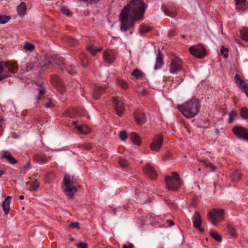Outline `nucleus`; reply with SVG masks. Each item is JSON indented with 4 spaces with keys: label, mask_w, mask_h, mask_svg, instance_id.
Wrapping results in <instances>:
<instances>
[{
    "label": "nucleus",
    "mask_w": 248,
    "mask_h": 248,
    "mask_svg": "<svg viewBox=\"0 0 248 248\" xmlns=\"http://www.w3.org/2000/svg\"><path fill=\"white\" fill-rule=\"evenodd\" d=\"M145 10V4L142 0H132L120 14L121 31L124 32L133 27L135 21L142 18Z\"/></svg>",
    "instance_id": "1"
},
{
    "label": "nucleus",
    "mask_w": 248,
    "mask_h": 248,
    "mask_svg": "<svg viewBox=\"0 0 248 248\" xmlns=\"http://www.w3.org/2000/svg\"><path fill=\"white\" fill-rule=\"evenodd\" d=\"M201 107L199 100L196 98H192L182 105L178 106V109L186 118H192L199 112Z\"/></svg>",
    "instance_id": "2"
},
{
    "label": "nucleus",
    "mask_w": 248,
    "mask_h": 248,
    "mask_svg": "<svg viewBox=\"0 0 248 248\" xmlns=\"http://www.w3.org/2000/svg\"><path fill=\"white\" fill-rule=\"evenodd\" d=\"M76 182L73 176L65 174L62 181V189L64 194L69 198L73 197L77 192Z\"/></svg>",
    "instance_id": "3"
},
{
    "label": "nucleus",
    "mask_w": 248,
    "mask_h": 248,
    "mask_svg": "<svg viewBox=\"0 0 248 248\" xmlns=\"http://www.w3.org/2000/svg\"><path fill=\"white\" fill-rule=\"evenodd\" d=\"M17 65L15 62L0 61V81L10 77L17 70Z\"/></svg>",
    "instance_id": "4"
},
{
    "label": "nucleus",
    "mask_w": 248,
    "mask_h": 248,
    "mask_svg": "<svg viewBox=\"0 0 248 248\" xmlns=\"http://www.w3.org/2000/svg\"><path fill=\"white\" fill-rule=\"evenodd\" d=\"M165 184L167 189L171 191H177L180 187L181 183L179 174L172 172L170 176L165 177Z\"/></svg>",
    "instance_id": "5"
},
{
    "label": "nucleus",
    "mask_w": 248,
    "mask_h": 248,
    "mask_svg": "<svg viewBox=\"0 0 248 248\" xmlns=\"http://www.w3.org/2000/svg\"><path fill=\"white\" fill-rule=\"evenodd\" d=\"M224 218V211L222 209L214 208L207 215L208 219L214 225L222 221Z\"/></svg>",
    "instance_id": "6"
},
{
    "label": "nucleus",
    "mask_w": 248,
    "mask_h": 248,
    "mask_svg": "<svg viewBox=\"0 0 248 248\" xmlns=\"http://www.w3.org/2000/svg\"><path fill=\"white\" fill-rule=\"evenodd\" d=\"M183 62L181 59L175 57L172 59L169 66V71L172 74H177L183 70Z\"/></svg>",
    "instance_id": "7"
},
{
    "label": "nucleus",
    "mask_w": 248,
    "mask_h": 248,
    "mask_svg": "<svg viewBox=\"0 0 248 248\" xmlns=\"http://www.w3.org/2000/svg\"><path fill=\"white\" fill-rule=\"evenodd\" d=\"M189 50L192 55L199 59H202L206 55L205 48L201 44L190 46Z\"/></svg>",
    "instance_id": "8"
},
{
    "label": "nucleus",
    "mask_w": 248,
    "mask_h": 248,
    "mask_svg": "<svg viewBox=\"0 0 248 248\" xmlns=\"http://www.w3.org/2000/svg\"><path fill=\"white\" fill-rule=\"evenodd\" d=\"M232 131L238 138L248 141V129L240 126H235L233 127Z\"/></svg>",
    "instance_id": "9"
},
{
    "label": "nucleus",
    "mask_w": 248,
    "mask_h": 248,
    "mask_svg": "<svg viewBox=\"0 0 248 248\" xmlns=\"http://www.w3.org/2000/svg\"><path fill=\"white\" fill-rule=\"evenodd\" d=\"M163 142V137L162 135L158 134L155 136L150 145L151 150L158 152L162 146Z\"/></svg>",
    "instance_id": "10"
},
{
    "label": "nucleus",
    "mask_w": 248,
    "mask_h": 248,
    "mask_svg": "<svg viewBox=\"0 0 248 248\" xmlns=\"http://www.w3.org/2000/svg\"><path fill=\"white\" fill-rule=\"evenodd\" d=\"M46 62V64L49 63L54 65H56L58 66L59 68L62 70H63L64 63L63 58L57 57L55 56H51L47 58Z\"/></svg>",
    "instance_id": "11"
},
{
    "label": "nucleus",
    "mask_w": 248,
    "mask_h": 248,
    "mask_svg": "<svg viewBox=\"0 0 248 248\" xmlns=\"http://www.w3.org/2000/svg\"><path fill=\"white\" fill-rule=\"evenodd\" d=\"M115 110L119 116H121L124 110V106L121 99L118 97H112Z\"/></svg>",
    "instance_id": "12"
},
{
    "label": "nucleus",
    "mask_w": 248,
    "mask_h": 248,
    "mask_svg": "<svg viewBox=\"0 0 248 248\" xmlns=\"http://www.w3.org/2000/svg\"><path fill=\"white\" fill-rule=\"evenodd\" d=\"M234 80L237 85L248 98V84L242 80L238 75L235 76Z\"/></svg>",
    "instance_id": "13"
},
{
    "label": "nucleus",
    "mask_w": 248,
    "mask_h": 248,
    "mask_svg": "<svg viewBox=\"0 0 248 248\" xmlns=\"http://www.w3.org/2000/svg\"><path fill=\"white\" fill-rule=\"evenodd\" d=\"M144 172L148 176L153 180H155L157 178V173L154 167L150 164H146L143 167Z\"/></svg>",
    "instance_id": "14"
},
{
    "label": "nucleus",
    "mask_w": 248,
    "mask_h": 248,
    "mask_svg": "<svg viewBox=\"0 0 248 248\" xmlns=\"http://www.w3.org/2000/svg\"><path fill=\"white\" fill-rule=\"evenodd\" d=\"M103 57L104 61L108 63H112L114 62L116 58V53L115 51L108 49L104 52Z\"/></svg>",
    "instance_id": "15"
},
{
    "label": "nucleus",
    "mask_w": 248,
    "mask_h": 248,
    "mask_svg": "<svg viewBox=\"0 0 248 248\" xmlns=\"http://www.w3.org/2000/svg\"><path fill=\"white\" fill-rule=\"evenodd\" d=\"M162 8L164 14L168 16L173 17L177 15L176 7L172 4L167 6H164Z\"/></svg>",
    "instance_id": "16"
},
{
    "label": "nucleus",
    "mask_w": 248,
    "mask_h": 248,
    "mask_svg": "<svg viewBox=\"0 0 248 248\" xmlns=\"http://www.w3.org/2000/svg\"><path fill=\"white\" fill-rule=\"evenodd\" d=\"M202 218L199 213L196 211L193 216V226L201 232H203V230L201 227Z\"/></svg>",
    "instance_id": "17"
},
{
    "label": "nucleus",
    "mask_w": 248,
    "mask_h": 248,
    "mask_svg": "<svg viewBox=\"0 0 248 248\" xmlns=\"http://www.w3.org/2000/svg\"><path fill=\"white\" fill-rule=\"evenodd\" d=\"M135 121L139 124H142L146 121L145 114L141 111L137 110L134 113Z\"/></svg>",
    "instance_id": "18"
},
{
    "label": "nucleus",
    "mask_w": 248,
    "mask_h": 248,
    "mask_svg": "<svg viewBox=\"0 0 248 248\" xmlns=\"http://www.w3.org/2000/svg\"><path fill=\"white\" fill-rule=\"evenodd\" d=\"M2 155L1 158H5L6 160L11 164H15L17 163V160L11 155L8 151H3Z\"/></svg>",
    "instance_id": "19"
},
{
    "label": "nucleus",
    "mask_w": 248,
    "mask_h": 248,
    "mask_svg": "<svg viewBox=\"0 0 248 248\" xmlns=\"http://www.w3.org/2000/svg\"><path fill=\"white\" fill-rule=\"evenodd\" d=\"M51 82L53 86L56 88H60L63 86L62 80L57 75H54L51 77Z\"/></svg>",
    "instance_id": "20"
},
{
    "label": "nucleus",
    "mask_w": 248,
    "mask_h": 248,
    "mask_svg": "<svg viewBox=\"0 0 248 248\" xmlns=\"http://www.w3.org/2000/svg\"><path fill=\"white\" fill-rule=\"evenodd\" d=\"M105 92V89L101 87L96 86L93 92V97L95 99H98L100 95Z\"/></svg>",
    "instance_id": "21"
},
{
    "label": "nucleus",
    "mask_w": 248,
    "mask_h": 248,
    "mask_svg": "<svg viewBox=\"0 0 248 248\" xmlns=\"http://www.w3.org/2000/svg\"><path fill=\"white\" fill-rule=\"evenodd\" d=\"M11 196H8L2 203V208L5 214H7L10 210V203Z\"/></svg>",
    "instance_id": "22"
},
{
    "label": "nucleus",
    "mask_w": 248,
    "mask_h": 248,
    "mask_svg": "<svg viewBox=\"0 0 248 248\" xmlns=\"http://www.w3.org/2000/svg\"><path fill=\"white\" fill-rule=\"evenodd\" d=\"M76 130L80 134L86 135L90 132V128L85 124L80 125L76 127Z\"/></svg>",
    "instance_id": "23"
},
{
    "label": "nucleus",
    "mask_w": 248,
    "mask_h": 248,
    "mask_svg": "<svg viewBox=\"0 0 248 248\" xmlns=\"http://www.w3.org/2000/svg\"><path fill=\"white\" fill-rule=\"evenodd\" d=\"M27 7L26 4L24 2H21L17 7V11L18 14L20 16H24L26 14Z\"/></svg>",
    "instance_id": "24"
},
{
    "label": "nucleus",
    "mask_w": 248,
    "mask_h": 248,
    "mask_svg": "<svg viewBox=\"0 0 248 248\" xmlns=\"http://www.w3.org/2000/svg\"><path fill=\"white\" fill-rule=\"evenodd\" d=\"M34 160L39 163H45L47 162V158L44 155L36 154L33 156Z\"/></svg>",
    "instance_id": "25"
},
{
    "label": "nucleus",
    "mask_w": 248,
    "mask_h": 248,
    "mask_svg": "<svg viewBox=\"0 0 248 248\" xmlns=\"http://www.w3.org/2000/svg\"><path fill=\"white\" fill-rule=\"evenodd\" d=\"M132 141L135 144L139 145L140 144V140L139 136L135 133H132L130 135Z\"/></svg>",
    "instance_id": "26"
},
{
    "label": "nucleus",
    "mask_w": 248,
    "mask_h": 248,
    "mask_svg": "<svg viewBox=\"0 0 248 248\" xmlns=\"http://www.w3.org/2000/svg\"><path fill=\"white\" fill-rule=\"evenodd\" d=\"M232 180L234 182H238L241 179V173L239 170H236L231 175Z\"/></svg>",
    "instance_id": "27"
},
{
    "label": "nucleus",
    "mask_w": 248,
    "mask_h": 248,
    "mask_svg": "<svg viewBox=\"0 0 248 248\" xmlns=\"http://www.w3.org/2000/svg\"><path fill=\"white\" fill-rule=\"evenodd\" d=\"M240 36L245 41L248 42V29H244L240 31Z\"/></svg>",
    "instance_id": "28"
},
{
    "label": "nucleus",
    "mask_w": 248,
    "mask_h": 248,
    "mask_svg": "<svg viewBox=\"0 0 248 248\" xmlns=\"http://www.w3.org/2000/svg\"><path fill=\"white\" fill-rule=\"evenodd\" d=\"M131 75L134 76L136 79H139L143 76V73L137 68L134 69L131 73Z\"/></svg>",
    "instance_id": "29"
},
{
    "label": "nucleus",
    "mask_w": 248,
    "mask_h": 248,
    "mask_svg": "<svg viewBox=\"0 0 248 248\" xmlns=\"http://www.w3.org/2000/svg\"><path fill=\"white\" fill-rule=\"evenodd\" d=\"M163 64V60L162 58L160 57V56H157L156 59V64L155 66V69H159L161 67Z\"/></svg>",
    "instance_id": "30"
},
{
    "label": "nucleus",
    "mask_w": 248,
    "mask_h": 248,
    "mask_svg": "<svg viewBox=\"0 0 248 248\" xmlns=\"http://www.w3.org/2000/svg\"><path fill=\"white\" fill-rule=\"evenodd\" d=\"M240 115L244 119H248V109L246 107H243L240 111Z\"/></svg>",
    "instance_id": "31"
},
{
    "label": "nucleus",
    "mask_w": 248,
    "mask_h": 248,
    "mask_svg": "<svg viewBox=\"0 0 248 248\" xmlns=\"http://www.w3.org/2000/svg\"><path fill=\"white\" fill-rule=\"evenodd\" d=\"M211 236L215 240L218 242H221L222 238L217 232L211 231L210 232Z\"/></svg>",
    "instance_id": "32"
},
{
    "label": "nucleus",
    "mask_w": 248,
    "mask_h": 248,
    "mask_svg": "<svg viewBox=\"0 0 248 248\" xmlns=\"http://www.w3.org/2000/svg\"><path fill=\"white\" fill-rule=\"evenodd\" d=\"M11 19L9 16L0 15V24H3L8 22Z\"/></svg>",
    "instance_id": "33"
},
{
    "label": "nucleus",
    "mask_w": 248,
    "mask_h": 248,
    "mask_svg": "<svg viewBox=\"0 0 248 248\" xmlns=\"http://www.w3.org/2000/svg\"><path fill=\"white\" fill-rule=\"evenodd\" d=\"M227 228L228 230V232L230 233L232 238L236 237L237 234L235 232V230L234 229L233 227L229 225L228 226Z\"/></svg>",
    "instance_id": "34"
},
{
    "label": "nucleus",
    "mask_w": 248,
    "mask_h": 248,
    "mask_svg": "<svg viewBox=\"0 0 248 248\" xmlns=\"http://www.w3.org/2000/svg\"><path fill=\"white\" fill-rule=\"evenodd\" d=\"M101 48L95 49L93 46H88L87 47V50L93 55H95L96 53L101 50Z\"/></svg>",
    "instance_id": "35"
},
{
    "label": "nucleus",
    "mask_w": 248,
    "mask_h": 248,
    "mask_svg": "<svg viewBox=\"0 0 248 248\" xmlns=\"http://www.w3.org/2000/svg\"><path fill=\"white\" fill-rule=\"evenodd\" d=\"M228 51L229 50L227 48L225 47L224 46L221 47L220 52L224 58H227L228 57Z\"/></svg>",
    "instance_id": "36"
},
{
    "label": "nucleus",
    "mask_w": 248,
    "mask_h": 248,
    "mask_svg": "<svg viewBox=\"0 0 248 248\" xmlns=\"http://www.w3.org/2000/svg\"><path fill=\"white\" fill-rule=\"evenodd\" d=\"M237 115V112L234 110H232L229 113V123H232L233 121L234 118Z\"/></svg>",
    "instance_id": "37"
},
{
    "label": "nucleus",
    "mask_w": 248,
    "mask_h": 248,
    "mask_svg": "<svg viewBox=\"0 0 248 248\" xmlns=\"http://www.w3.org/2000/svg\"><path fill=\"white\" fill-rule=\"evenodd\" d=\"M31 185L32 189H30V190L37 191L38 188L39 186L40 183L37 180H35L32 182Z\"/></svg>",
    "instance_id": "38"
},
{
    "label": "nucleus",
    "mask_w": 248,
    "mask_h": 248,
    "mask_svg": "<svg viewBox=\"0 0 248 248\" xmlns=\"http://www.w3.org/2000/svg\"><path fill=\"white\" fill-rule=\"evenodd\" d=\"M79 57L80 60L82 61V65L83 66H86L88 61V58L83 54H80Z\"/></svg>",
    "instance_id": "39"
},
{
    "label": "nucleus",
    "mask_w": 248,
    "mask_h": 248,
    "mask_svg": "<svg viewBox=\"0 0 248 248\" xmlns=\"http://www.w3.org/2000/svg\"><path fill=\"white\" fill-rule=\"evenodd\" d=\"M23 47L25 50L29 51H32L35 48L33 44L28 42L25 44Z\"/></svg>",
    "instance_id": "40"
},
{
    "label": "nucleus",
    "mask_w": 248,
    "mask_h": 248,
    "mask_svg": "<svg viewBox=\"0 0 248 248\" xmlns=\"http://www.w3.org/2000/svg\"><path fill=\"white\" fill-rule=\"evenodd\" d=\"M118 85L123 89L126 90L128 88L127 83L123 80L120 79L118 81Z\"/></svg>",
    "instance_id": "41"
},
{
    "label": "nucleus",
    "mask_w": 248,
    "mask_h": 248,
    "mask_svg": "<svg viewBox=\"0 0 248 248\" xmlns=\"http://www.w3.org/2000/svg\"><path fill=\"white\" fill-rule=\"evenodd\" d=\"M119 163L120 165L123 168H126L128 166V161L124 158H120Z\"/></svg>",
    "instance_id": "42"
},
{
    "label": "nucleus",
    "mask_w": 248,
    "mask_h": 248,
    "mask_svg": "<svg viewBox=\"0 0 248 248\" xmlns=\"http://www.w3.org/2000/svg\"><path fill=\"white\" fill-rule=\"evenodd\" d=\"M151 29L144 25H141L140 27V31L141 33H146L149 31Z\"/></svg>",
    "instance_id": "43"
},
{
    "label": "nucleus",
    "mask_w": 248,
    "mask_h": 248,
    "mask_svg": "<svg viewBox=\"0 0 248 248\" xmlns=\"http://www.w3.org/2000/svg\"><path fill=\"white\" fill-rule=\"evenodd\" d=\"M119 137L123 140H125L127 137L126 132L124 130L120 132Z\"/></svg>",
    "instance_id": "44"
},
{
    "label": "nucleus",
    "mask_w": 248,
    "mask_h": 248,
    "mask_svg": "<svg viewBox=\"0 0 248 248\" xmlns=\"http://www.w3.org/2000/svg\"><path fill=\"white\" fill-rule=\"evenodd\" d=\"M80 147L81 148L86 149V150H89L90 149H91L92 148V145H91V144H90L89 143H86L85 144H81L80 145Z\"/></svg>",
    "instance_id": "45"
},
{
    "label": "nucleus",
    "mask_w": 248,
    "mask_h": 248,
    "mask_svg": "<svg viewBox=\"0 0 248 248\" xmlns=\"http://www.w3.org/2000/svg\"><path fill=\"white\" fill-rule=\"evenodd\" d=\"M246 1V0H235V4L236 5V7L238 10L240 9V6L242 5V4L244 3Z\"/></svg>",
    "instance_id": "46"
},
{
    "label": "nucleus",
    "mask_w": 248,
    "mask_h": 248,
    "mask_svg": "<svg viewBox=\"0 0 248 248\" xmlns=\"http://www.w3.org/2000/svg\"><path fill=\"white\" fill-rule=\"evenodd\" d=\"M202 162H203L204 164L207 167H209V168H210L211 169L213 170V171H215L216 170V168L214 167L211 164L209 163H207L206 162H205L204 161H202Z\"/></svg>",
    "instance_id": "47"
},
{
    "label": "nucleus",
    "mask_w": 248,
    "mask_h": 248,
    "mask_svg": "<svg viewBox=\"0 0 248 248\" xmlns=\"http://www.w3.org/2000/svg\"><path fill=\"white\" fill-rule=\"evenodd\" d=\"M78 248H87L88 245L86 243L80 242L77 245Z\"/></svg>",
    "instance_id": "48"
},
{
    "label": "nucleus",
    "mask_w": 248,
    "mask_h": 248,
    "mask_svg": "<svg viewBox=\"0 0 248 248\" xmlns=\"http://www.w3.org/2000/svg\"><path fill=\"white\" fill-rule=\"evenodd\" d=\"M70 227L72 228H77L78 229L79 228V223L77 222H73L70 224Z\"/></svg>",
    "instance_id": "49"
},
{
    "label": "nucleus",
    "mask_w": 248,
    "mask_h": 248,
    "mask_svg": "<svg viewBox=\"0 0 248 248\" xmlns=\"http://www.w3.org/2000/svg\"><path fill=\"white\" fill-rule=\"evenodd\" d=\"M61 12L64 15H68L69 14V10L65 7H62L61 8Z\"/></svg>",
    "instance_id": "50"
},
{
    "label": "nucleus",
    "mask_w": 248,
    "mask_h": 248,
    "mask_svg": "<svg viewBox=\"0 0 248 248\" xmlns=\"http://www.w3.org/2000/svg\"><path fill=\"white\" fill-rule=\"evenodd\" d=\"M52 105V102L51 100H49L46 104H45V107L46 108H49L51 107Z\"/></svg>",
    "instance_id": "51"
},
{
    "label": "nucleus",
    "mask_w": 248,
    "mask_h": 248,
    "mask_svg": "<svg viewBox=\"0 0 248 248\" xmlns=\"http://www.w3.org/2000/svg\"><path fill=\"white\" fill-rule=\"evenodd\" d=\"M30 168V162L28 161L27 163L23 166V169L24 170L28 169Z\"/></svg>",
    "instance_id": "52"
},
{
    "label": "nucleus",
    "mask_w": 248,
    "mask_h": 248,
    "mask_svg": "<svg viewBox=\"0 0 248 248\" xmlns=\"http://www.w3.org/2000/svg\"><path fill=\"white\" fill-rule=\"evenodd\" d=\"M166 222L168 223V226L170 227L174 224L173 221L171 220H167Z\"/></svg>",
    "instance_id": "53"
},
{
    "label": "nucleus",
    "mask_w": 248,
    "mask_h": 248,
    "mask_svg": "<svg viewBox=\"0 0 248 248\" xmlns=\"http://www.w3.org/2000/svg\"><path fill=\"white\" fill-rule=\"evenodd\" d=\"M45 93V91L44 90H41L40 91H39V96H38V98H40L41 97L44 95Z\"/></svg>",
    "instance_id": "54"
},
{
    "label": "nucleus",
    "mask_w": 248,
    "mask_h": 248,
    "mask_svg": "<svg viewBox=\"0 0 248 248\" xmlns=\"http://www.w3.org/2000/svg\"><path fill=\"white\" fill-rule=\"evenodd\" d=\"M175 35V31L173 30L170 31L169 35V36H174Z\"/></svg>",
    "instance_id": "55"
},
{
    "label": "nucleus",
    "mask_w": 248,
    "mask_h": 248,
    "mask_svg": "<svg viewBox=\"0 0 248 248\" xmlns=\"http://www.w3.org/2000/svg\"><path fill=\"white\" fill-rule=\"evenodd\" d=\"M134 246L133 244H131L129 246H127L125 244L123 245V248H133Z\"/></svg>",
    "instance_id": "56"
},
{
    "label": "nucleus",
    "mask_w": 248,
    "mask_h": 248,
    "mask_svg": "<svg viewBox=\"0 0 248 248\" xmlns=\"http://www.w3.org/2000/svg\"><path fill=\"white\" fill-rule=\"evenodd\" d=\"M5 170H0V178L2 177V175L5 174Z\"/></svg>",
    "instance_id": "57"
},
{
    "label": "nucleus",
    "mask_w": 248,
    "mask_h": 248,
    "mask_svg": "<svg viewBox=\"0 0 248 248\" xmlns=\"http://www.w3.org/2000/svg\"><path fill=\"white\" fill-rule=\"evenodd\" d=\"M140 94L143 95H146L147 94V91L146 90H143L140 92Z\"/></svg>",
    "instance_id": "58"
},
{
    "label": "nucleus",
    "mask_w": 248,
    "mask_h": 248,
    "mask_svg": "<svg viewBox=\"0 0 248 248\" xmlns=\"http://www.w3.org/2000/svg\"><path fill=\"white\" fill-rule=\"evenodd\" d=\"M72 124H73L74 126H75V128H76V127H77V126H78V122H77V121H74V122H73Z\"/></svg>",
    "instance_id": "59"
},
{
    "label": "nucleus",
    "mask_w": 248,
    "mask_h": 248,
    "mask_svg": "<svg viewBox=\"0 0 248 248\" xmlns=\"http://www.w3.org/2000/svg\"><path fill=\"white\" fill-rule=\"evenodd\" d=\"M68 72L69 74H70L71 75H73L76 73V72L73 70H69V71H68Z\"/></svg>",
    "instance_id": "60"
},
{
    "label": "nucleus",
    "mask_w": 248,
    "mask_h": 248,
    "mask_svg": "<svg viewBox=\"0 0 248 248\" xmlns=\"http://www.w3.org/2000/svg\"><path fill=\"white\" fill-rule=\"evenodd\" d=\"M24 196H23V195H20V196H19V199H20V200H23V199H24Z\"/></svg>",
    "instance_id": "61"
},
{
    "label": "nucleus",
    "mask_w": 248,
    "mask_h": 248,
    "mask_svg": "<svg viewBox=\"0 0 248 248\" xmlns=\"http://www.w3.org/2000/svg\"><path fill=\"white\" fill-rule=\"evenodd\" d=\"M139 190H138V189H137V190H136V191H135V192H136V194H138L139 193Z\"/></svg>",
    "instance_id": "62"
},
{
    "label": "nucleus",
    "mask_w": 248,
    "mask_h": 248,
    "mask_svg": "<svg viewBox=\"0 0 248 248\" xmlns=\"http://www.w3.org/2000/svg\"><path fill=\"white\" fill-rule=\"evenodd\" d=\"M70 240H71V241H74V238H70Z\"/></svg>",
    "instance_id": "63"
},
{
    "label": "nucleus",
    "mask_w": 248,
    "mask_h": 248,
    "mask_svg": "<svg viewBox=\"0 0 248 248\" xmlns=\"http://www.w3.org/2000/svg\"><path fill=\"white\" fill-rule=\"evenodd\" d=\"M170 157V154H168V155H167V157Z\"/></svg>",
    "instance_id": "64"
}]
</instances>
